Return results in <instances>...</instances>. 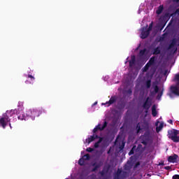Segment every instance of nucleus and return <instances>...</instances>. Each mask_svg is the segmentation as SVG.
<instances>
[{
  "mask_svg": "<svg viewBox=\"0 0 179 179\" xmlns=\"http://www.w3.org/2000/svg\"><path fill=\"white\" fill-rule=\"evenodd\" d=\"M17 110H7L3 113L2 117L0 118L1 127L5 129V128H6V125H8V122H10V117L15 118L17 115L18 120H20L21 121H23V120L26 121L27 120V116L24 115V113L23 111L19 112L17 114Z\"/></svg>",
  "mask_w": 179,
  "mask_h": 179,
  "instance_id": "f257e3e1",
  "label": "nucleus"
},
{
  "mask_svg": "<svg viewBox=\"0 0 179 179\" xmlns=\"http://www.w3.org/2000/svg\"><path fill=\"white\" fill-rule=\"evenodd\" d=\"M43 114V109H29L27 111V117L31 118L32 121L36 120V117H40Z\"/></svg>",
  "mask_w": 179,
  "mask_h": 179,
  "instance_id": "f03ea898",
  "label": "nucleus"
},
{
  "mask_svg": "<svg viewBox=\"0 0 179 179\" xmlns=\"http://www.w3.org/2000/svg\"><path fill=\"white\" fill-rule=\"evenodd\" d=\"M179 131L173 129L168 131V138L173 141L175 143H178L179 142Z\"/></svg>",
  "mask_w": 179,
  "mask_h": 179,
  "instance_id": "7ed1b4c3",
  "label": "nucleus"
},
{
  "mask_svg": "<svg viewBox=\"0 0 179 179\" xmlns=\"http://www.w3.org/2000/svg\"><path fill=\"white\" fill-rule=\"evenodd\" d=\"M107 125H108V122H107V121H105L103 122V126L101 127V124H98L97 126H96L94 127V129H93V135L92 136H94V140L95 139H100V138H103V137H100L99 136V135L97 134H96V132H97L98 131H104V129H106V128H107Z\"/></svg>",
  "mask_w": 179,
  "mask_h": 179,
  "instance_id": "20e7f679",
  "label": "nucleus"
},
{
  "mask_svg": "<svg viewBox=\"0 0 179 179\" xmlns=\"http://www.w3.org/2000/svg\"><path fill=\"white\" fill-rule=\"evenodd\" d=\"M152 107V99L150 97H147L145 102L143 103V108H144L145 113H148L149 109Z\"/></svg>",
  "mask_w": 179,
  "mask_h": 179,
  "instance_id": "39448f33",
  "label": "nucleus"
},
{
  "mask_svg": "<svg viewBox=\"0 0 179 179\" xmlns=\"http://www.w3.org/2000/svg\"><path fill=\"white\" fill-rule=\"evenodd\" d=\"M150 137L149 135L145 134L144 136L141 137V143L145 146H148V143H149V141Z\"/></svg>",
  "mask_w": 179,
  "mask_h": 179,
  "instance_id": "423d86ee",
  "label": "nucleus"
},
{
  "mask_svg": "<svg viewBox=\"0 0 179 179\" xmlns=\"http://www.w3.org/2000/svg\"><path fill=\"white\" fill-rule=\"evenodd\" d=\"M150 34V31H149L148 29L145 31V28H143V30L141 34V38L145 40V38H148V37H149Z\"/></svg>",
  "mask_w": 179,
  "mask_h": 179,
  "instance_id": "0eeeda50",
  "label": "nucleus"
},
{
  "mask_svg": "<svg viewBox=\"0 0 179 179\" xmlns=\"http://www.w3.org/2000/svg\"><path fill=\"white\" fill-rule=\"evenodd\" d=\"M171 92L175 96H179V87L176 85H171Z\"/></svg>",
  "mask_w": 179,
  "mask_h": 179,
  "instance_id": "6e6552de",
  "label": "nucleus"
},
{
  "mask_svg": "<svg viewBox=\"0 0 179 179\" xmlns=\"http://www.w3.org/2000/svg\"><path fill=\"white\" fill-rule=\"evenodd\" d=\"M115 103H117V96H113L110 97L108 101H107L106 103H104L105 106H107L108 107H110L111 104H114Z\"/></svg>",
  "mask_w": 179,
  "mask_h": 179,
  "instance_id": "1a4fd4ad",
  "label": "nucleus"
},
{
  "mask_svg": "<svg viewBox=\"0 0 179 179\" xmlns=\"http://www.w3.org/2000/svg\"><path fill=\"white\" fill-rule=\"evenodd\" d=\"M177 44V38H174L171 41V43L167 48L168 51L173 48Z\"/></svg>",
  "mask_w": 179,
  "mask_h": 179,
  "instance_id": "9d476101",
  "label": "nucleus"
},
{
  "mask_svg": "<svg viewBox=\"0 0 179 179\" xmlns=\"http://www.w3.org/2000/svg\"><path fill=\"white\" fill-rule=\"evenodd\" d=\"M178 158V155L174 154L173 156L169 157L168 162L169 163H176V162H177Z\"/></svg>",
  "mask_w": 179,
  "mask_h": 179,
  "instance_id": "9b49d317",
  "label": "nucleus"
},
{
  "mask_svg": "<svg viewBox=\"0 0 179 179\" xmlns=\"http://www.w3.org/2000/svg\"><path fill=\"white\" fill-rule=\"evenodd\" d=\"M160 52H162V48H160L159 46H157V48H155L152 50L153 55H159V54H160Z\"/></svg>",
  "mask_w": 179,
  "mask_h": 179,
  "instance_id": "f8f14e48",
  "label": "nucleus"
},
{
  "mask_svg": "<svg viewBox=\"0 0 179 179\" xmlns=\"http://www.w3.org/2000/svg\"><path fill=\"white\" fill-rule=\"evenodd\" d=\"M92 166L94 168L92 169V173H94V171H97V170L101 167V164L94 163Z\"/></svg>",
  "mask_w": 179,
  "mask_h": 179,
  "instance_id": "ddd939ff",
  "label": "nucleus"
},
{
  "mask_svg": "<svg viewBox=\"0 0 179 179\" xmlns=\"http://www.w3.org/2000/svg\"><path fill=\"white\" fill-rule=\"evenodd\" d=\"M136 62V59H135V56H131V59L129 62V68H132Z\"/></svg>",
  "mask_w": 179,
  "mask_h": 179,
  "instance_id": "4468645a",
  "label": "nucleus"
},
{
  "mask_svg": "<svg viewBox=\"0 0 179 179\" xmlns=\"http://www.w3.org/2000/svg\"><path fill=\"white\" fill-rule=\"evenodd\" d=\"M148 64L150 66H152V65H155L156 64V57L155 56H152L148 61Z\"/></svg>",
  "mask_w": 179,
  "mask_h": 179,
  "instance_id": "2eb2a0df",
  "label": "nucleus"
},
{
  "mask_svg": "<svg viewBox=\"0 0 179 179\" xmlns=\"http://www.w3.org/2000/svg\"><path fill=\"white\" fill-rule=\"evenodd\" d=\"M152 76H151L150 78L145 81V86H146L147 89H150V86H152Z\"/></svg>",
  "mask_w": 179,
  "mask_h": 179,
  "instance_id": "dca6fc26",
  "label": "nucleus"
},
{
  "mask_svg": "<svg viewBox=\"0 0 179 179\" xmlns=\"http://www.w3.org/2000/svg\"><path fill=\"white\" fill-rule=\"evenodd\" d=\"M103 139H104V138H99V141L94 143V147L95 148V149L99 148L101 143L103 142Z\"/></svg>",
  "mask_w": 179,
  "mask_h": 179,
  "instance_id": "f3484780",
  "label": "nucleus"
},
{
  "mask_svg": "<svg viewBox=\"0 0 179 179\" xmlns=\"http://www.w3.org/2000/svg\"><path fill=\"white\" fill-rule=\"evenodd\" d=\"M152 117H156L157 115V110H156V105L152 106Z\"/></svg>",
  "mask_w": 179,
  "mask_h": 179,
  "instance_id": "a211bd4d",
  "label": "nucleus"
},
{
  "mask_svg": "<svg viewBox=\"0 0 179 179\" xmlns=\"http://www.w3.org/2000/svg\"><path fill=\"white\" fill-rule=\"evenodd\" d=\"M163 9H164V7L163 5H160L156 11L157 15H161V13L163 12Z\"/></svg>",
  "mask_w": 179,
  "mask_h": 179,
  "instance_id": "6ab92c4d",
  "label": "nucleus"
},
{
  "mask_svg": "<svg viewBox=\"0 0 179 179\" xmlns=\"http://www.w3.org/2000/svg\"><path fill=\"white\" fill-rule=\"evenodd\" d=\"M163 127H164V123H160L159 127H156L157 132H160V131H162V129H163Z\"/></svg>",
  "mask_w": 179,
  "mask_h": 179,
  "instance_id": "aec40b11",
  "label": "nucleus"
},
{
  "mask_svg": "<svg viewBox=\"0 0 179 179\" xmlns=\"http://www.w3.org/2000/svg\"><path fill=\"white\" fill-rule=\"evenodd\" d=\"M149 68H150V66L149 65L148 63H147L145 66L143 68V72H148L149 70Z\"/></svg>",
  "mask_w": 179,
  "mask_h": 179,
  "instance_id": "412c9836",
  "label": "nucleus"
},
{
  "mask_svg": "<svg viewBox=\"0 0 179 179\" xmlns=\"http://www.w3.org/2000/svg\"><path fill=\"white\" fill-rule=\"evenodd\" d=\"M136 149V145H134L130 152H129V156H131V155H134L135 153V150Z\"/></svg>",
  "mask_w": 179,
  "mask_h": 179,
  "instance_id": "4be33fe9",
  "label": "nucleus"
},
{
  "mask_svg": "<svg viewBox=\"0 0 179 179\" xmlns=\"http://www.w3.org/2000/svg\"><path fill=\"white\" fill-rule=\"evenodd\" d=\"M146 54V48H144L143 50H141L139 52L140 57H143Z\"/></svg>",
  "mask_w": 179,
  "mask_h": 179,
  "instance_id": "5701e85b",
  "label": "nucleus"
},
{
  "mask_svg": "<svg viewBox=\"0 0 179 179\" xmlns=\"http://www.w3.org/2000/svg\"><path fill=\"white\" fill-rule=\"evenodd\" d=\"M82 158L84 159V161L90 160V155L86 154Z\"/></svg>",
  "mask_w": 179,
  "mask_h": 179,
  "instance_id": "b1692460",
  "label": "nucleus"
},
{
  "mask_svg": "<svg viewBox=\"0 0 179 179\" xmlns=\"http://www.w3.org/2000/svg\"><path fill=\"white\" fill-rule=\"evenodd\" d=\"M78 164L80 166H85V159L83 158H80L79 160H78Z\"/></svg>",
  "mask_w": 179,
  "mask_h": 179,
  "instance_id": "393cba45",
  "label": "nucleus"
},
{
  "mask_svg": "<svg viewBox=\"0 0 179 179\" xmlns=\"http://www.w3.org/2000/svg\"><path fill=\"white\" fill-rule=\"evenodd\" d=\"M102 171L105 172V174H107V173H108V171H110V166L106 167L104 166Z\"/></svg>",
  "mask_w": 179,
  "mask_h": 179,
  "instance_id": "a878e982",
  "label": "nucleus"
},
{
  "mask_svg": "<svg viewBox=\"0 0 179 179\" xmlns=\"http://www.w3.org/2000/svg\"><path fill=\"white\" fill-rule=\"evenodd\" d=\"M87 141L88 143H91V142H93V141H94V136H90V137L87 139Z\"/></svg>",
  "mask_w": 179,
  "mask_h": 179,
  "instance_id": "bb28decb",
  "label": "nucleus"
},
{
  "mask_svg": "<svg viewBox=\"0 0 179 179\" xmlns=\"http://www.w3.org/2000/svg\"><path fill=\"white\" fill-rule=\"evenodd\" d=\"M99 174H101V176L103 177V178H101V179H108V177L104 176H106V173L103 171H100Z\"/></svg>",
  "mask_w": 179,
  "mask_h": 179,
  "instance_id": "cd10ccee",
  "label": "nucleus"
},
{
  "mask_svg": "<svg viewBox=\"0 0 179 179\" xmlns=\"http://www.w3.org/2000/svg\"><path fill=\"white\" fill-rule=\"evenodd\" d=\"M141 129H142L141 128V124H139V123H138L136 125V134H139V132H141Z\"/></svg>",
  "mask_w": 179,
  "mask_h": 179,
  "instance_id": "c85d7f7f",
  "label": "nucleus"
},
{
  "mask_svg": "<svg viewBox=\"0 0 179 179\" xmlns=\"http://www.w3.org/2000/svg\"><path fill=\"white\" fill-rule=\"evenodd\" d=\"M155 93H159V86L153 85Z\"/></svg>",
  "mask_w": 179,
  "mask_h": 179,
  "instance_id": "c756f323",
  "label": "nucleus"
},
{
  "mask_svg": "<svg viewBox=\"0 0 179 179\" xmlns=\"http://www.w3.org/2000/svg\"><path fill=\"white\" fill-rule=\"evenodd\" d=\"M152 29H153V22H152L150 24L149 27L148 28V31H152Z\"/></svg>",
  "mask_w": 179,
  "mask_h": 179,
  "instance_id": "7c9ffc66",
  "label": "nucleus"
},
{
  "mask_svg": "<svg viewBox=\"0 0 179 179\" xmlns=\"http://www.w3.org/2000/svg\"><path fill=\"white\" fill-rule=\"evenodd\" d=\"M125 148V143H122V145L119 147L120 150H123Z\"/></svg>",
  "mask_w": 179,
  "mask_h": 179,
  "instance_id": "2f4dec72",
  "label": "nucleus"
},
{
  "mask_svg": "<svg viewBox=\"0 0 179 179\" xmlns=\"http://www.w3.org/2000/svg\"><path fill=\"white\" fill-rule=\"evenodd\" d=\"M93 150H94V149H93L92 148H87L86 149V151L88 152L89 153H92V152H93Z\"/></svg>",
  "mask_w": 179,
  "mask_h": 179,
  "instance_id": "473e14b6",
  "label": "nucleus"
},
{
  "mask_svg": "<svg viewBox=\"0 0 179 179\" xmlns=\"http://www.w3.org/2000/svg\"><path fill=\"white\" fill-rule=\"evenodd\" d=\"M121 173H122V171L120 170V169H117V177H120V175L121 174Z\"/></svg>",
  "mask_w": 179,
  "mask_h": 179,
  "instance_id": "72a5a7b5",
  "label": "nucleus"
},
{
  "mask_svg": "<svg viewBox=\"0 0 179 179\" xmlns=\"http://www.w3.org/2000/svg\"><path fill=\"white\" fill-rule=\"evenodd\" d=\"M27 78H29L31 80H34V76H31V75H30V74H29L28 76H27Z\"/></svg>",
  "mask_w": 179,
  "mask_h": 179,
  "instance_id": "f704fd0d",
  "label": "nucleus"
},
{
  "mask_svg": "<svg viewBox=\"0 0 179 179\" xmlns=\"http://www.w3.org/2000/svg\"><path fill=\"white\" fill-rule=\"evenodd\" d=\"M138 166H141V162H139L136 163V164L134 165V169H137Z\"/></svg>",
  "mask_w": 179,
  "mask_h": 179,
  "instance_id": "c9c22d12",
  "label": "nucleus"
},
{
  "mask_svg": "<svg viewBox=\"0 0 179 179\" xmlns=\"http://www.w3.org/2000/svg\"><path fill=\"white\" fill-rule=\"evenodd\" d=\"M172 178L173 179H179V175H174Z\"/></svg>",
  "mask_w": 179,
  "mask_h": 179,
  "instance_id": "e433bc0d",
  "label": "nucleus"
},
{
  "mask_svg": "<svg viewBox=\"0 0 179 179\" xmlns=\"http://www.w3.org/2000/svg\"><path fill=\"white\" fill-rule=\"evenodd\" d=\"M164 169V170H171V166H165Z\"/></svg>",
  "mask_w": 179,
  "mask_h": 179,
  "instance_id": "4c0bfd02",
  "label": "nucleus"
},
{
  "mask_svg": "<svg viewBox=\"0 0 179 179\" xmlns=\"http://www.w3.org/2000/svg\"><path fill=\"white\" fill-rule=\"evenodd\" d=\"M168 122H169V124H171V125H173V120H168Z\"/></svg>",
  "mask_w": 179,
  "mask_h": 179,
  "instance_id": "58836bf2",
  "label": "nucleus"
},
{
  "mask_svg": "<svg viewBox=\"0 0 179 179\" xmlns=\"http://www.w3.org/2000/svg\"><path fill=\"white\" fill-rule=\"evenodd\" d=\"M142 148V145L141 144H138L137 149H141Z\"/></svg>",
  "mask_w": 179,
  "mask_h": 179,
  "instance_id": "ea45409f",
  "label": "nucleus"
},
{
  "mask_svg": "<svg viewBox=\"0 0 179 179\" xmlns=\"http://www.w3.org/2000/svg\"><path fill=\"white\" fill-rule=\"evenodd\" d=\"M175 13H178V15H179V8L176 9Z\"/></svg>",
  "mask_w": 179,
  "mask_h": 179,
  "instance_id": "a19ab883",
  "label": "nucleus"
},
{
  "mask_svg": "<svg viewBox=\"0 0 179 179\" xmlns=\"http://www.w3.org/2000/svg\"><path fill=\"white\" fill-rule=\"evenodd\" d=\"M125 107V105H120V108H124Z\"/></svg>",
  "mask_w": 179,
  "mask_h": 179,
  "instance_id": "79ce46f5",
  "label": "nucleus"
},
{
  "mask_svg": "<svg viewBox=\"0 0 179 179\" xmlns=\"http://www.w3.org/2000/svg\"><path fill=\"white\" fill-rule=\"evenodd\" d=\"M113 179H120V176H115Z\"/></svg>",
  "mask_w": 179,
  "mask_h": 179,
  "instance_id": "37998d69",
  "label": "nucleus"
},
{
  "mask_svg": "<svg viewBox=\"0 0 179 179\" xmlns=\"http://www.w3.org/2000/svg\"><path fill=\"white\" fill-rule=\"evenodd\" d=\"M159 166H164V163L162 162V163L159 164Z\"/></svg>",
  "mask_w": 179,
  "mask_h": 179,
  "instance_id": "c03bdc74",
  "label": "nucleus"
},
{
  "mask_svg": "<svg viewBox=\"0 0 179 179\" xmlns=\"http://www.w3.org/2000/svg\"><path fill=\"white\" fill-rule=\"evenodd\" d=\"M173 2L178 3V2H179V0H173Z\"/></svg>",
  "mask_w": 179,
  "mask_h": 179,
  "instance_id": "a18cd8bd",
  "label": "nucleus"
},
{
  "mask_svg": "<svg viewBox=\"0 0 179 179\" xmlns=\"http://www.w3.org/2000/svg\"><path fill=\"white\" fill-rule=\"evenodd\" d=\"M157 97H162V93L160 94H158Z\"/></svg>",
  "mask_w": 179,
  "mask_h": 179,
  "instance_id": "49530a36",
  "label": "nucleus"
},
{
  "mask_svg": "<svg viewBox=\"0 0 179 179\" xmlns=\"http://www.w3.org/2000/svg\"><path fill=\"white\" fill-rule=\"evenodd\" d=\"M9 127L10 128H12V124L10 123H9Z\"/></svg>",
  "mask_w": 179,
  "mask_h": 179,
  "instance_id": "de8ad7c7",
  "label": "nucleus"
},
{
  "mask_svg": "<svg viewBox=\"0 0 179 179\" xmlns=\"http://www.w3.org/2000/svg\"><path fill=\"white\" fill-rule=\"evenodd\" d=\"M96 104H97V102H95V103H94V106H96Z\"/></svg>",
  "mask_w": 179,
  "mask_h": 179,
  "instance_id": "09e8293b",
  "label": "nucleus"
},
{
  "mask_svg": "<svg viewBox=\"0 0 179 179\" xmlns=\"http://www.w3.org/2000/svg\"><path fill=\"white\" fill-rule=\"evenodd\" d=\"M129 92L130 93H132V91H131V90H129Z\"/></svg>",
  "mask_w": 179,
  "mask_h": 179,
  "instance_id": "8fccbe9b",
  "label": "nucleus"
},
{
  "mask_svg": "<svg viewBox=\"0 0 179 179\" xmlns=\"http://www.w3.org/2000/svg\"><path fill=\"white\" fill-rule=\"evenodd\" d=\"M166 73H167V71H165L164 75H166Z\"/></svg>",
  "mask_w": 179,
  "mask_h": 179,
  "instance_id": "3c124183",
  "label": "nucleus"
},
{
  "mask_svg": "<svg viewBox=\"0 0 179 179\" xmlns=\"http://www.w3.org/2000/svg\"><path fill=\"white\" fill-rule=\"evenodd\" d=\"M27 82H29V81H28V80H26V81H25V83H27Z\"/></svg>",
  "mask_w": 179,
  "mask_h": 179,
  "instance_id": "603ef678",
  "label": "nucleus"
},
{
  "mask_svg": "<svg viewBox=\"0 0 179 179\" xmlns=\"http://www.w3.org/2000/svg\"><path fill=\"white\" fill-rule=\"evenodd\" d=\"M108 153H110V150H109V151H108Z\"/></svg>",
  "mask_w": 179,
  "mask_h": 179,
  "instance_id": "864d4df0",
  "label": "nucleus"
},
{
  "mask_svg": "<svg viewBox=\"0 0 179 179\" xmlns=\"http://www.w3.org/2000/svg\"><path fill=\"white\" fill-rule=\"evenodd\" d=\"M152 93V94H153V92H151Z\"/></svg>",
  "mask_w": 179,
  "mask_h": 179,
  "instance_id": "5fc2aeb1",
  "label": "nucleus"
},
{
  "mask_svg": "<svg viewBox=\"0 0 179 179\" xmlns=\"http://www.w3.org/2000/svg\"><path fill=\"white\" fill-rule=\"evenodd\" d=\"M66 179H68V178H66Z\"/></svg>",
  "mask_w": 179,
  "mask_h": 179,
  "instance_id": "6e6d98bb",
  "label": "nucleus"
}]
</instances>
